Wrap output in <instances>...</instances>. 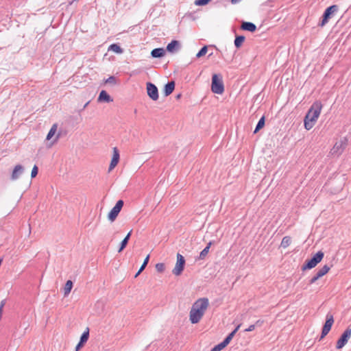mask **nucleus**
<instances>
[{
  "mask_svg": "<svg viewBox=\"0 0 351 351\" xmlns=\"http://www.w3.org/2000/svg\"><path fill=\"white\" fill-rule=\"evenodd\" d=\"M220 88H221V93L223 91V86L221 84Z\"/></svg>",
  "mask_w": 351,
  "mask_h": 351,
  "instance_id": "37998d69",
  "label": "nucleus"
},
{
  "mask_svg": "<svg viewBox=\"0 0 351 351\" xmlns=\"http://www.w3.org/2000/svg\"><path fill=\"white\" fill-rule=\"evenodd\" d=\"M211 245H212V242H209L207 244L206 247H204L203 249V250L200 252L199 256L197 258V259H199V260H204L206 258V256H207V254L208 253V251H209V249H210V247Z\"/></svg>",
  "mask_w": 351,
  "mask_h": 351,
  "instance_id": "412c9836",
  "label": "nucleus"
},
{
  "mask_svg": "<svg viewBox=\"0 0 351 351\" xmlns=\"http://www.w3.org/2000/svg\"><path fill=\"white\" fill-rule=\"evenodd\" d=\"M210 351H219V343L215 346Z\"/></svg>",
  "mask_w": 351,
  "mask_h": 351,
  "instance_id": "a19ab883",
  "label": "nucleus"
},
{
  "mask_svg": "<svg viewBox=\"0 0 351 351\" xmlns=\"http://www.w3.org/2000/svg\"><path fill=\"white\" fill-rule=\"evenodd\" d=\"M57 128H58V125L56 123H54L51 126L49 132L47 134V136L46 138L47 140H50L54 136V134H56V132L57 131Z\"/></svg>",
  "mask_w": 351,
  "mask_h": 351,
  "instance_id": "5701e85b",
  "label": "nucleus"
},
{
  "mask_svg": "<svg viewBox=\"0 0 351 351\" xmlns=\"http://www.w3.org/2000/svg\"><path fill=\"white\" fill-rule=\"evenodd\" d=\"M239 0H232V2L233 3H237V2H239Z\"/></svg>",
  "mask_w": 351,
  "mask_h": 351,
  "instance_id": "c03bdc74",
  "label": "nucleus"
},
{
  "mask_svg": "<svg viewBox=\"0 0 351 351\" xmlns=\"http://www.w3.org/2000/svg\"><path fill=\"white\" fill-rule=\"evenodd\" d=\"M244 40H245V36H237L234 40V45H235L236 47H237V48L240 47L242 45V44L243 43Z\"/></svg>",
  "mask_w": 351,
  "mask_h": 351,
  "instance_id": "a878e982",
  "label": "nucleus"
},
{
  "mask_svg": "<svg viewBox=\"0 0 351 351\" xmlns=\"http://www.w3.org/2000/svg\"><path fill=\"white\" fill-rule=\"evenodd\" d=\"M348 145V139L346 138H342L337 141L332 149H330V154L332 156H340L346 149Z\"/></svg>",
  "mask_w": 351,
  "mask_h": 351,
  "instance_id": "7ed1b4c3",
  "label": "nucleus"
},
{
  "mask_svg": "<svg viewBox=\"0 0 351 351\" xmlns=\"http://www.w3.org/2000/svg\"><path fill=\"white\" fill-rule=\"evenodd\" d=\"M123 201L121 199H119V201L117 202L115 206L112 208V210L108 214V219L110 221L112 222L116 219L123 206Z\"/></svg>",
  "mask_w": 351,
  "mask_h": 351,
  "instance_id": "0eeeda50",
  "label": "nucleus"
},
{
  "mask_svg": "<svg viewBox=\"0 0 351 351\" xmlns=\"http://www.w3.org/2000/svg\"><path fill=\"white\" fill-rule=\"evenodd\" d=\"M241 324H239L236 328L228 335V336L221 343V350L225 347H226L231 340L232 339L233 337L234 336L235 333L237 332L239 328H240Z\"/></svg>",
  "mask_w": 351,
  "mask_h": 351,
  "instance_id": "ddd939ff",
  "label": "nucleus"
},
{
  "mask_svg": "<svg viewBox=\"0 0 351 351\" xmlns=\"http://www.w3.org/2000/svg\"><path fill=\"white\" fill-rule=\"evenodd\" d=\"M149 255H147V257L145 258V259L144 260L143 265L140 267V272H142L145 269V268L146 267V266L149 262Z\"/></svg>",
  "mask_w": 351,
  "mask_h": 351,
  "instance_id": "473e14b6",
  "label": "nucleus"
},
{
  "mask_svg": "<svg viewBox=\"0 0 351 351\" xmlns=\"http://www.w3.org/2000/svg\"><path fill=\"white\" fill-rule=\"evenodd\" d=\"M112 158H113V159L115 158V159L119 160V158H120L119 151L117 147L113 148V155H112Z\"/></svg>",
  "mask_w": 351,
  "mask_h": 351,
  "instance_id": "2f4dec72",
  "label": "nucleus"
},
{
  "mask_svg": "<svg viewBox=\"0 0 351 351\" xmlns=\"http://www.w3.org/2000/svg\"><path fill=\"white\" fill-rule=\"evenodd\" d=\"M141 272H140V269L138 271V272H136V275H135V278H136Z\"/></svg>",
  "mask_w": 351,
  "mask_h": 351,
  "instance_id": "79ce46f5",
  "label": "nucleus"
},
{
  "mask_svg": "<svg viewBox=\"0 0 351 351\" xmlns=\"http://www.w3.org/2000/svg\"><path fill=\"white\" fill-rule=\"evenodd\" d=\"M24 171V168L21 165H16L12 173L11 180H16L19 178Z\"/></svg>",
  "mask_w": 351,
  "mask_h": 351,
  "instance_id": "9b49d317",
  "label": "nucleus"
},
{
  "mask_svg": "<svg viewBox=\"0 0 351 351\" xmlns=\"http://www.w3.org/2000/svg\"><path fill=\"white\" fill-rule=\"evenodd\" d=\"M330 269V267L327 265H324L319 271L317 272L318 274V277H322L326 275Z\"/></svg>",
  "mask_w": 351,
  "mask_h": 351,
  "instance_id": "4be33fe9",
  "label": "nucleus"
},
{
  "mask_svg": "<svg viewBox=\"0 0 351 351\" xmlns=\"http://www.w3.org/2000/svg\"><path fill=\"white\" fill-rule=\"evenodd\" d=\"M58 138H59V134H58L57 136L56 137L55 141H58Z\"/></svg>",
  "mask_w": 351,
  "mask_h": 351,
  "instance_id": "a18cd8bd",
  "label": "nucleus"
},
{
  "mask_svg": "<svg viewBox=\"0 0 351 351\" xmlns=\"http://www.w3.org/2000/svg\"><path fill=\"white\" fill-rule=\"evenodd\" d=\"M84 343L80 341L75 347V351H78L84 346Z\"/></svg>",
  "mask_w": 351,
  "mask_h": 351,
  "instance_id": "58836bf2",
  "label": "nucleus"
},
{
  "mask_svg": "<svg viewBox=\"0 0 351 351\" xmlns=\"http://www.w3.org/2000/svg\"><path fill=\"white\" fill-rule=\"evenodd\" d=\"M109 51H112L117 53H123V49L117 44H112L108 48Z\"/></svg>",
  "mask_w": 351,
  "mask_h": 351,
  "instance_id": "b1692460",
  "label": "nucleus"
},
{
  "mask_svg": "<svg viewBox=\"0 0 351 351\" xmlns=\"http://www.w3.org/2000/svg\"><path fill=\"white\" fill-rule=\"evenodd\" d=\"M334 323L333 316L332 315H327L326 321L323 326L322 331L321 338H324L330 332L332 324Z\"/></svg>",
  "mask_w": 351,
  "mask_h": 351,
  "instance_id": "9d476101",
  "label": "nucleus"
},
{
  "mask_svg": "<svg viewBox=\"0 0 351 351\" xmlns=\"http://www.w3.org/2000/svg\"><path fill=\"white\" fill-rule=\"evenodd\" d=\"M211 90L213 93L219 94V78L217 74L213 75Z\"/></svg>",
  "mask_w": 351,
  "mask_h": 351,
  "instance_id": "f8f14e48",
  "label": "nucleus"
},
{
  "mask_svg": "<svg viewBox=\"0 0 351 351\" xmlns=\"http://www.w3.org/2000/svg\"><path fill=\"white\" fill-rule=\"evenodd\" d=\"M147 93L148 96L154 101L158 99V90L156 85L151 82L147 83Z\"/></svg>",
  "mask_w": 351,
  "mask_h": 351,
  "instance_id": "1a4fd4ad",
  "label": "nucleus"
},
{
  "mask_svg": "<svg viewBox=\"0 0 351 351\" xmlns=\"http://www.w3.org/2000/svg\"><path fill=\"white\" fill-rule=\"evenodd\" d=\"M72 287H73V282H72V281L71 280H67L66 284H65L64 288V295H68L71 292Z\"/></svg>",
  "mask_w": 351,
  "mask_h": 351,
  "instance_id": "393cba45",
  "label": "nucleus"
},
{
  "mask_svg": "<svg viewBox=\"0 0 351 351\" xmlns=\"http://www.w3.org/2000/svg\"><path fill=\"white\" fill-rule=\"evenodd\" d=\"M255 328V326L254 325H250L247 328H246L245 330V332H250V331H252L254 330Z\"/></svg>",
  "mask_w": 351,
  "mask_h": 351,
  "instance_id": "4c0bfd02",
  "label": "nucleus"
},
{
  "mask_svg": "<svg viewBox=\"0 0 351 351\" xmlns=\"http://www.w3.org/2000/svg\"><path fill=\"white\" fill-rule=\"evenodd\" d=\"M88 337H89V329L86 328V330L82 333V335L80 337V341L83 343H85L88 341Z\"/></svg>",
  "mask_w": 351,
  "mask_h": 351,
  "instance_id": "cd10ccee",
  "label": "nucleus"
},
{
  "mask_svg": "<svg viewBox=\"0 0 351 351\" xmlns=\"http://www.w3.org/2000/svg\"><path fill=\"white\" fill-rule=\"evenodd\" d=\"M165 54V51L162 48H156L152 51L151 55L153 58H161Z\"/></svg>",
  "mask_w": 351,
  "mask_h": 351,
  "instance_id": "a211bd4d",
  "label": "nucleus"
},
{
  "mask_svg": "<svg viewBox=\"0 0 351 351\" xmlns=\"http://www.w3.org/2000/svg\"><path fill=\"white\" fill-rule=\"evenodd\" d=\"M207 51H208V47L206 46H204L197 53L196 57L200 58V57L204 56L206 53Z\"/></svg>",
  "mask_w": 351,
  "mask_h": 351,
  "instance_id": "c85d7f7f",
  "label": "nucleus"
},
{
  "mask_svg": "<svg viewBox=\"0 0 351 351\" xmlns=\"http://www.w3.org/2000/svg\"><path fill=\"white\" fill-rule=\"evenodd\" d=\"M175 89V82L173 81L169 82L165 86L164 89V94L165 96L171 95Z\"/></svg>",
  "mask_w": 351,
  "mask_h": 351,
  "instance_id": "f3484780",
  "label": "nucleus"
},
{
  "mask_svg": "<svg viewBox=\"0 0 351 351\" xmlns=\"http://www.w3.org/2000/svg\"><path fill=\"white\" fill-rule=\"evenodd\" d=\"M131 234H132V230L130 231L128 234L126 235V237L123 239V240L121 242V244H120V247H119V249L118 250V252L120 253L121 252L123 249L126 247V245H128V243L130 240V236H131Z\"/></svg>",
  "mask_w": 351,
  "mask_h": 351,
  "instance_id": "6ab92c4d",
  "label": "nucleus"
},
{
  "mask_svg": "<svg viewBox=\"0 0 351 351\" xmlns=\"http://www.w3.org/2000/svg\"><path fill=\"white\" fill-rule=\"evenodd\" d=\"M241 29L244 31L254 32L256 30V26L251 22H243L241 25Z\"/></svg>",
  "mask_w": 351,
  "mask_h": 351,
  "instance_id": "2eb2a0df",
  "label": "nucleus"
},
{
  "mask_svg": "<svg viewBox=\"0 0 351 351\" xmlns=\"http://www.w3.org/2000/svg\"><path fill=\"white\" fill-rule=\"evenodd\" d=\"M265 125V117H262L258 122V124L255 128L254 133H256L258 130L262 129Z\"/></svg>",
  "mask_w": 351,
  "mask_h": 351,
  "instance_id": "bb28decb",
  "label": "nucleus"
},
{
  "mask_svg": "<svg viewBox=\"0 0 351 351\" xmlns=\"http://www.w3.org/2000/svg\"><path fill=\"white\" fill-rule=\"evenodd\" d=\"M351 337V328H348L346 329V330L343 332L340 338L337 340L336 343V348L338 350L341 349L343 348L347 343L348 342L349 339Z\"/></svg>",
  "mask_w": 351,
  "mask_h": 351,
  "instance_id": "423d86ee",
  "label": "nucleus"
},
{
  "mask_svg": "<svg viewBox=\"0 0 351 351\" xmlns=\"http://www.w3.org/2000/svg\"><path fill=\"white\" fill-rule=\"evenodd\" d=\"M321 277H318V274H316V275L315 276H313L311 280H310V284H313L315 283L319 278H320Z\"/></svg>",
  "mask_w": 351,
  "mask_h": 351,
  "instance_id": "e433bc0d",
  "label": "nucleus"
},
{
  "mask_svg": "<svg viewBox=\"0 0 351 351\" xmlns=\"http://www.w3.org/2000/svg\"><path fill=\"white\" fill-rule=\"evenodd\" d=\"M5 300H3L0 303V310H1V311H3V308L5 306Z\"/></svg>",
  "mask_w": 351,
  "mask_h": 351,
  "instance_id": "ea45409f",
  "label": "nucleus"
},
{
  "mask_svg": "<svg viewBox=\"0 0 351 351\" xmlns=\"http://www.w3.org/2000/svg\"><path fill=\"white\" fill-rule=\"evenodd\" d=\"M208 306V300L206 298L198 299L193 304L189 313V319L192 324L198 323L203 317Z\"/></svg>",
  "mask_w": 351,
  "mask_h": 351,
  "instance_id": "f257e3e1",
  "label": "nucleus"
},
{
  "mask_svg": "<svg viewBox=\"0 0 351 351\" xmlns=\"http://www.w3.org/2000/svg\"><path fill=\"white\" fill-rule=\"evenodd\" d=\"M291 243V238L289 236H285L282 238L281 243H280V247L286 249L287 248Z\"/></svg>",
  "mask_w": 351,
  "mask_h": 351,
  "instance_id": "aec40b11",
  "label": "nucleus"
},
{
  "mask_svg": "<svg viewBox=\"0 0 351 351\" xmlns=\"http://www.w3.org/2000/svg\"><path fill=\"white\" fill-rule=\"evenodd\" d=\"M38 167L36 165H34L32 170V173H31V177L33 178H35L37 174H38Z\"/></svg>",
  "mask_w": 351,
  "mask_h": 351,
  "instance_id": "f704fd0d",
  "label": "nucleus"
},
{
  "mask_svg": "<svg viewBox=\"0 0 351 351\" xmlns=\"http://www.w3.org/2000/svg\"><path fill=\"white\" fill-rule=\"evenodd\" d=\"M156 269L159 273H162L165 269V265L164 263H159L156 265Z\"/></svg>",
  "mask_w": 351,
  "mask_h": 351,
  "instance_id": "c756f323",
  "label": "nucleus"
},
{
  "mask_svg": "<svg viewBox=\"0 0 351 351\" xmlns=\"http://www.w3.org/2000/svg\"><path fill=\"white\" fill-rule=\"evenodd\" d=\"M180 96H181L180 95H178L177 96V98H180Z\"/></svg>",
  "mask_w": 351,
  "mask_h": 351,
  "instance_id": "49530a36",
  "label": "nucleus"
},
{
  "mask_svg": "<svg viewBox=\"0 0 351 351\" xmlns=\"http://www.w3.org/2000/svg\"><path fill=\"white\" fill-rule=\"evenodd\" d=\"M98 101H104L109 103L110 101H112V99L110 97V96L108 94V93L106 90H101L99 93V95L98 97Z\"/></svg>",
  "mask_w": 351,
  "mask_h": 351,
  "instance_id": "dca6fc26",
  "label": "nucleus"
},
{
  "mask_svg": "<svg viewBox=\"0 0 351 351\" xmlns=\"http://www.w3.org/2000/svg\"><path fill=\"white\" fill-rule=\"evenodd\" d=\"M324 255V253L321 251L316 253L313 257L308 261L303 266V269H310L315 267L319 262L322 261Z\"/></svg>",
  "mask_w": 351,
  "mask_h": 351,
  "instance_id": "39448f33",
  "label": "nucleus"
},
{
  "mask_svg": "<svg viewBox=\"0 0 351 351\" xmlns=\"http://www.w3.org/2000/svg\"><path fill=\"white\" fill-rule=\"evenodd\" d=\"M337 10H338V6L336 5H332L331 6L328 7V8H326V10H325V12L323 14L322 20L319 23V25L320 27L325 26L328 23L329 19L332 17V16L335 12H337Z\"/></svg>",
  "mask_w": 351,
  "mask_h": 351,
  "instance_id": "20e7f679",
  "label": "nucleus"
},
{
  "mask_svg": "<svg viewBox=\"0 0 351 351\" xmlns=\"http://www.w3.org/2000/svg\"><path fill=\"white\" fill-rule=\"evenodd\" d=\"M88 103H86L84 108L88 105Z\"/></svg>",
  "mask_w": 351,
  "mask_h": 351,
  "instance_id": "de8ad7c7",
  "label": "nucleus"
},
{
  "mask_svg": "<svg viewBox=\"0 0 351 351\" xmlns=\"http://www.w3.org/2000/svg\"><path fill=\"white\" fill-rule=\"evenodd\" d=\"M210 0H195V4L197 5H206Z\"/></svg>",
  "mask_w": 351,
  "mask_h": 351,
  "instance_id": "72a5a7b5",
  "label": "nucleus"
},
{
  "mask_svg": "<svg viewBox=\"0 0 351 351\" xmlns=\"http://www.w3.org/2000/svg\"><path fill=\"white\" fill-rule=\"evenodd\" d=\"M322 108V105L319 102L311 106L304 117V125L306 130H310L313 128L321 114Z\"/></svg>",
  "mask_w": 351,
  "mask_h": 351,
  "instance_id": "f03ea898",
  "label": "nucleus"
},
{
  "mask_svg": "<svg viewBox=\"0 0 351 351\" xmlns=\"http://www.w3.org/2000/svg\"><path fill=\"white\" fill-rule=\"evenodd\" d=\"M106 83L108 84H115L116 83V78L114 76L109 77L106 80Z\"/></svg>",
  "mask_w": 351,
  "mask_h": 351,
  "instance_id": "c9c22d12",
  "label": "nucleus"
},
{
  "mask_svg": "<svg viewBox=\"0 0 351 351\" xmlns=\"http://www.w3.org/2000/svg\"><path fill=\"white\" fill-rule=\"evenodd\" d=\"M180 48L179 41L173 40L169 43L167 46V50L170 53H174Z\"/></svg>",
  "mask_w": 351,
  "mask_h": 351,
  "instance_id": "4468645a",
  "label": "nucleus"
},
{
  "mask_svg": "<svg viewBox=\"0 0 351 351\" xmlns=\"http://www.w3.org/2000/svg\"><path fill=\"white\" fill-rule=\"evenodd\" d=\"M185 259L180 254H177V262L174 269H173V274L176 276H180L184 267Z\"/></svg>",
  "mask_w": 351,
  "mask_h": 351,
  "instance_id": "6e6552de",
  "label": "nucleus"
},
{
  "mask_svg": "<svg viewBox=\"0 0 351 351\" xmlns=\"http://www.w3.org/2000/svg\"><path fill=\"white\" fill-rule=\"evenodd\" d=\"M119 161V160H118L115 158L114 159L112 158L109 168H108L109 172L111 171L117 165Z\"/></svg>",
  "mask_w": 351,
  "mask_h": 351,
  "instance_id": "7c9ffc66",
  "label": "nucleus"
}]
</instances>
